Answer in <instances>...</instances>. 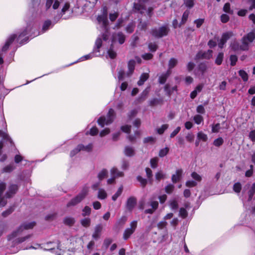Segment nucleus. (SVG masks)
Masks as SVG:
<instances>
[{"mask_svg":"<svg viewBox=\"0 0 255 255\" xmlns=\"http://www.w3.org/2000/svg\"><path fill=\"white\" fill-rule=\"evenodd\" d=\"M97 20L98 23L102 25L105 31V33L102 35H100L97 38L93 52L81 57L79 60V61H83L90 59L95 56H100V54L99 49L102 47L103 41H106L108 39L109 32L107 27L108 21L107 18V12L106 10L104 12L102 15L98 16Z\"/></svg>","mask_w":255,"mask_h":255,"instance_id":"obj_1","label":"nucleus"},{"mask_svg":"<svg viewBox=\"0 0 255 255\" xmlns=\"http://www.w3.org/2000/svg\"><path fill=\"white\" fill-rule=\"evenodd\" d=\"M32 29V26L29 25L27 26L26 29L18 35L17 36V34H12L10 35L7 39L4 45L2 48V51H6L9 46V45L12 43L16 37H17V40H19L21 37L29 34L30 32Z\"/></svg>","mask_w":255,"mask_h":255,"instance_id":"obj_2","label":"nucleus"},{"mask_svg":"<svg viewBox=\"0 0 255 255\" xmlns=\"http://www.w3.org/2000/svg\"><path fill=\"white\" fill-rule=\"evenodd\" d=\"M116 114L114 110L110 109L106 117L102 116L98 119V124L102 128L105 125H109L113 123Z\"/></svg>","mask_w":255,"mask_h":255,"instance_id":"obj_3","label":"nucleus"},{"mask_svg":"<svg viewBox=\"0 0 255 255\" xmlns=\"http://www.w3.org/2000/svg\"><path fill=\"white\" fill-rule=\"evenodd\" d=\"M88 192L89 188L87 186L84 187L81 192L67 203V207L74 206L80 203L86 197Z\"/></svg>","mask_w":255,"mask_h":255,"instance_id":"obj_4","label":"nucleus"},{"mask_svg":"<svg viewBox=\"0 0 255 255\" xmlns=\"http://www.w3.org/2000/svg\"><path fill=\"white\" fill-rule=\"evenodd\" d=\"M34 222H30L28 223H23L17 230L12 233L9 237V240H12L15 238H17L21 235L24 230H28L32 229L35 226Z\"/></svg>","mask_w":255,"mask_h":255,"instance_id":"obj_5","label":"nucleus"},{"mask_svg":"<svg viewBox=\"0 0 255 255\" xmlns=\"http://www.w3.org/2000/svg\"><path fill=\"white\" fill-rule=\"evenodd\" d=\"M137 226V221H132L130 222L129 227L127 228L123 234V238L125 240H128L134 232Z\"/></svg>","mask_w":255,"mask_h":255,"instance_id":"obj_6","label":"nucleus"},{"mask_svg":"<svg viewBox=\"0 0 255 255\" xmlns=\"http://www.w3.org/2000/svg\"><path fill=\"white\" fill-rule=\"evenodd\" d=\"M255 39V32L252 31L247 35H245L242 39V42L243 43V48L249 49V44L253 42Z\"/></svg>","mask_w":255,"mask_h":255,"instance_id":"obj_7","label":"nucleus"},{"mask_svg":"<svg viewBox=\"0 0 255 255\" xmlns=\"http://www.w3.org/2000/svg\"><path fill=\"white\" fill-rule=\"evenodd\" d=\"M168 32V29L166 26H162L158 29L152 30V34L156 37H161L166 35Z\"/></svg>","mask_w":255,"mask_h":255,"instance_id":"obj_8","label":"nucleus"},{"mask_svg":"<svg viewBox=\"0 0 255 255\" xmlns=\"http://www.w3.org/2000/svg\"><path fill=\"white\" fill-rule=\"evenodd\" d=\"M93 146L92 144H89L87 146H84L82 144H79L77 146V147L71 151L70 156L71 157L74 156L77 153H78L81 150H83L85 151H90L92 149Z\"/></svg>","mask_w":255,"mask_h":255,"instance_id":"obj_9","label":"nucleus"},{"mask_svg":"<svg viewBox=\"0 0 255 255\" xmlns=\"http://www.w3.org/2000/svg\"><path fill=\"white\" fill-rule=\"evenodd\" d=\"M126 36L121 32H115L112 36V43L113 44L118 42L119 44H122L125 42Z\"/></svg>","mask_w":255,"mask_h":255,"instance_id":"obj_10","label":"nucleus"},{"mask_svg":"<svg viewBox=\"0 0 255 255\" xmlns=\"http://www.w3.org/2000/svg\"><path fill=\"white\" fill-rule=\"evenodd\" d=\"M233 36L234 33L232 31H228L224 33L222 35L221 38L218 42V46L220 48H222L227 40Z\"/></svg>","mask_w":255,"mask_h":255,"instance_id":"obj_11","label":"nucleus"},{"mask_svg":"<svg viewBox=\"0 0 255 255\" xmlns=\"http://www.w3.org/2000/svg\"><path fill=\"white\" fill-rule=\"evenodd\" d=\"M213 51L208 50L207 51H200L196 55L195 59H209L212 57Z\"/></svg>","mask_w":255,"mask_h":255,"instance_id":"obj_12","label":"nucleus"},{"mask_svg":"<svg viewBox=\"0 0 255 255\" xmlns=\"http://www.w3.org/2000/svg\"><path fill=\"white\" fill-rule=\"evenodd\" d=\"M117 171V168L113 167L111 170V174L112 176V178L109 179L107 180V183L109 184H112L114 183L115 180L116 178L119 177H122L124 175V173L122 172H118L117 175H116L115 172Z\"/></svg>","mask_w":255,"mask_h":255,"instance_id":"obj_13","label":"nucleus"},{"mask_svg":"<svg viewBox=\"0 0 255 255\" xmlns=\"http://www.w3.org/2000/svg\"><path fill=\"white\" fill-rule=\"evenodd\" d=\"M59 5V0H46L45 7L46 9H49L51 6L54 9H56Z\"/></svg>","mask_w":255,"mask_h":255,"instance_id":"obj_14","label":"nucleus"},{"mask_svg":"<svg viewBox=\"0 0 255 255\" xmlns=\"http://www.w3.org/2000/svg\"><path fill=\"white\" fill-rule=\"evenodd\" d=\"M136 204V199L134 197H130L127 200L126 207L127 209L131 211Z\"/></svg>","mask_w":255,"mask_h":255,"instance_id":"obj_15","label":"nucleus"},{"mask_svg":"<svg viewBox=\"0 0 255 255\" xmlns=\"http://www.w3.org/2000/svg\"><path fill=\"white\" fill-rule=\"evenodd\" d=\"M243 43L242 42V44L240 45L239 42L236 40L232 41L231 43L230 47L232 50L234 51H237L239 50H247L248 49H244Z\"/></svg>","mask_w":255,"mask_h":255,"instance_id":"obj_16","label":"nucleus"},{"mask_svg":"<svg viewBox=\"0 0 255 255\" xmlns=\"http://www.w3.org/2000/svg\"><path fill=\"white\" fill-rule=\"evenodd\" d=\"M183 171L182 169L176 170L175 173L173 174L171 177L172 181L173 183H176L179 181L182 177Z\"/></svg>","mask_w":255,"mask_h":255,"instance_id":"obj_17","label":"nucleus"},{"mask_svg":"<svg viewBox=\"0 0 255 255\" xmlns=\"http://www.w3.org/2000/svg\"><path fill=\"white\" fill-rule=\"evenodd\" d=\"M150 206L151 207V209H146L144 213L146 214H152L158 208V203L156 201H151L150 202Z\"/></svg>","mask_w":255,"mask_h":255,"instance_id":"obj_18","label":"nucleus"},{"mask_svg":"<svg viewBox=\"0 0 255 255\" xmlns=\"http://www.w3.org/2000/svg\"><path fill=\"white\" fill-rule=\"evenodd\" d=\"M18 190V187L16 185L12 184L8 188V191L6 193L5 196L6 198H10L13 196Z\"/></svg>","mask_w":255,"mask_h":255,"instance_id":"obj_19","label":"nucleus"},{"mask_svg":"<svg viewBox=\"0 0 255 255\" xmlns=\"http://www.w3.org/2000/svg\"><path fill=\"white\" fill-rule=\"evenodd\" d=\"M102 230V226L101 225H98L95 228L94 233L93 234V238L97 239L100 237V233Z\"/></svg>","mask_w":255,"mask_h":255,"instance_id":"obj_20","label":"nucleus"},{"mask_svg":"<svg viewBox=\"0 0 255 255\" xmlns=\"http://www.w3.org/2000/svg\"><path fill=\"white\" fill-rule=\"evenodd\" d=\"M171 71L170 70H167L165 73L162 74L161 75L158 79L159 82L160 84H164L167 78V77L171 74Z\"/></svg>","mask_w":255,"mask_h":255,"instance_id":"obj_21","label":"nucleus"},{"mask_svg":"<svg viewBox=\"0 0 255 255\" xmlns=\"http://www.w3.org/2000/svg\"><path fill=\"white\" fill-rule=\"evenodd\" d=\"M164 91H165L166 94L169 96L173 93L174 91H177V87L174 86L172 88H170L169 84H166L164 86Z\"/></svg>","mask_w":255,"mask_h":255,"instance_id":"obj_22","label":"nucleus"},{"mask_svg":"<svg viewBox=\"0 0 255 255\" xmlns=\"http://www.w3.org/2000/svg\"><path fill=\"white\" fill-rule=\"evenodd\" d=\"M135 67V61L133 60H130L128 63V71L127 73L128 76H129L134 71Z\"/></svg>","mask_w":255,"mask_h":255,"instance_id":"obj_23","label":"nucleus"},{"mask_svg":"<svg viewBox=\"0 0 255 255\" xmlns=\"http://www.w3.org/2000/svg\"><path fill=\"white\" fill-rule=\"evenodd\" d=\"M178 63V60L175 58H171L168 62V69L167 70H170L175 67Z\"/></svg>","mask_w":255,"mask_h":255,"instance_id":"obj_24","label":"nucleus"},{"mask_svg":"<svg viewBox=\"0 0 255 255\" xmlns=\"http://www.w3.org/2000/svg\"><path fill=\"white\" fill-rule=\"evenodd\" d=\"M31 235H28L22 238H17L13 241L14 244H18L22 243L29 239L31 237Z\"/></svg>","mask_w":255,"mask_h":255,"instance_id":"obj_25","label":"nucleus"},{"mask_svg":"<svg viewBox=\"0 0 255 255\" xmlns=\"http://www.w3.org/2000/svg\"><path fill=\"white\" fill-rule=\"evenodd\" d=\"M52 22L50 20H46L42 26V33H44L45 31H46L48 29H49L50 28L52 27Z\"/></svg>","mask_w":255,"mask_h":255,"instance_id":"obj_26","label":"nucleus"},{"mask_svg":"<svg viewBox=\"0 0 255 255\" xmlns=\"http://www.w3.org/2000/svg\"><path fill=\"white\" fill-rule=\"evenodd\" d=\"M134 8L141 13H144L146 10L145 5L142 3H134Z\"/></svg>","mask_w":255,"mask_h":255,"instance_id":"obj_27","label":"nucleus"},{"mask_svg":"<svg viewBox=\"0 0 255 255\" xmlns=\"http://www.w3.org/2000/svg\"><path fill=\"white\" fill-rule=\"evenodd\" d=\"M125 154L128 156H131L134 154V150L133 148L129 146H127L125 148Z\"/></svg>","mask_w":255,"mask_h":255,"instance_id":"obj_28","label":"nucleus"},{"mask_svg":"<svg viewBox=\"0 0 255 255\" xmlns=\"http://www.w3.org/2000/svg\"><path fill=\"white\" fill-rule=\"evenodd\" d=\"M149 77L147 73H143L140 77L139 80L137 82L139 86L142 85L145 81H146Z\"/></svg>","mask_w":255,"mask_h":255,"instance_id":"obj_29","label":"nucleus"},{"mask_svg":"<svg viewBox=\"0 0 255 255\" xmlns=\"http://www.w3.org/2000/svg\"><path fill=\"white\" fill-rule=\"evenodd\" d=\"M162 103V100L157 98H153L149 101V104L150 106H155Z\"/></svg>","mask_w":255,"mask_h":255,"instance_id":"obj_30","label":"nucleus"},{"mask_svg":"<svg viewBox=\"0 0 255 255\" xmlns=\"http://www.w3.org/2000/svg\"><path fill=\"white\" fill-rule=\"evenodd\" d=\"M197 139L203 141H206L208 139V136L202 131H199L197 133Z\"/></svg>","mask_w":255,"mask_h":255,"instance_id":"obj_31","label":"nucleus"},{"mask_svg":"<svg viewBox=\"0 0 255 255\" xmlns=\"http://www.w3.org/2000/svg\"><path fill=\"white\" fill-rule=\"evenodd\" d=\"M107 197V194L103 189H100L98 191V198L99 199H105Z\"/></svg>","mask_w":255,"mask_h":255,"instance_id":"obj_32","label":"nucleus"},{"mask_svg":"<svg viewBox=\"0 0 255 255\" xmlns=\"http://www.w3.org/2000/svg\"><path fill=\"white\" fill-rule=\"evenodd\" d=\"M224 58V54L222 52L219 53L215 60V63L218 65L222 64Z\"/></svg>","mask_w":255,"mask_h":255,"instance_id":"obj_33","label":"nucleus"},{"mask_svg":"<svg viewBox=\"0 0 255 255\" xmlns=\"http://www.w3.org/2000/svg\"><path fill=\"white\" fill-rule=\"evenodd\" d=\"M15 168V167L13 164H10L5 167H4L3 169V172L5 173H9L13 171Z\"/></svg>","mask_w":255,"mask_h":255,"instance_id":"obj_34","label":"nucleus"},{"mask_svg":"<svg viewBox=\"0 0 255 255\" xmlns=\"http://www.w3.org/2000/svg\"><path fill=\"white\" fill-rule=\"evenodd\" d=\"M193 119L194 122L197 125H199L202 122H203V118L202 116H201L200 115H195L193 117Z\"/></svg>","mask_w":255,"mask_h":255,"instance_id":"obj_35","label":"nucleus"},{"mask_svg":"<svg viewBox=\"0 0 255 255\" xmlns=\"http://www.w3.org/2000/svg\"><path fill=\"white\" fill-rule=\"evenodd\" d=\"M108 174V171L106 169H103L100 171L98 175L99 180H101L107 177Z\"/></svg>","mask_w":255,"mask_h":255,"instance_id":"obj_36","label":"nucleus"},{"mask_svg":"<svg viewBox=\"0 0 255 255\" xmlns=\"http://www.w3.org/2000/svg\"><path fill=\"white\" fill-rule=\"evenodd\" d=\"M169 206L172 210L177 209L178 207L177 201L175 199L170 200Z\"/></svg>","mask_w":255,"mask_h":255,"instance_id":"obj_37","label":"nucleus"},{"mask_svg":"<svg viewBox=\"0 0 255 255\" xmlns=\"http://www.w3.org/2000/svg\"><path fill=\"white\" fill-rule=\"evenodd\" d=\"M64 222L65 224L71 226L74 224L75 219L72 217H66L65 218Z\"/></svg>","mask_w":255,"mask_h":255,"instance_id":"obj_38","label":"nucleus"},{"mask_svg":"<svg viewBox=\"0 0 255 255\" xmlns=\"http://www.w3.org/2000/svg\"><path fill=\"white\" fill-rule=\"evenodd\" d=\"M123 191V186H121L116 192V193L112 196V200L116 201L117 198L121 195Z\"/></svg>","mask_w":255,"mask_h":255,"instance_id":"obj_39","label":"nucleus"},{"mask_svg":"<svg viewBox=\"0 0 255 255\" xmlns=\"http://www.w3.org/2000/svg\"><path fill=\"white\" fill-rule=\"evenodd\" d=\"M0 136L2 137L3 139L9 141V142L10 143L12 142L11 138L9 137V135L7 134V133H6L5 132H4L2 130H0Z\"/></svg>","mask_w":255,"mask_h":255,"instance_id":"obj_40","label":"nucleus"},{"mask_svg":"<svg viewBox=\"0 0 255 255\" xmlns=\"http://www.w3.org/2000/svg\"><path fill=\"white\" fill-rule=\"evenodd\" d=\"M239 75L242 77L244 81H247L248 80V75L244 70H241L239 72Z\"/></svg>","mask_w":255,"mask_h":255,"instance_id":"obj_41","label":"nucleus"},{"mask_svg":"<svg viewBox=\"0 0 255 255\" xmlns=\"http://www.w3.org/2000/svg\"><path fill=\"white\" fill-rule=\"evenodd\" d=\"M158 161V158L157 157L151 158L150 161L151 167L153 168H156L157 166Z\"/></svg>","mask_w":255,"mask_h":255,"instance_id":"obj_42","label":"nucleus"},{"mask_svg":"<svg viewBox=\"0 0 255 255\" xmlns=\"http://www.w3.org/2000/svg\"><path fill=\"white\" fill-rule=\"evenodd\" d=\"M223 10L226 13L232 14L233 11L230 8V4L229 3H226L223 7Z\"/></svg>","mask_w":255,"mask_h":255,"instance_id":"obj_43","label":"nucleus"},{"mask_svg":"<svg viewBox=\"0 0 255 255\" xmlns=\"http://www.w3.org/2000/svg\"><path fill=\"white\" fill-rule=\"evenodd\" d=\"M81 223L83 226L88 227L90 225L91 220L89 218H85L81 221Z\"/></svg>","mask_w":255,"mask_h":255,"instance_id":"obj_44","label":"nucleus"},{"mask_svg":"<svg viewBox=\"0 0 255 255\" xmlns=\"http://www.w3.org/2000/svg\"><path fill=\"white\" fill-rule=\"evenodd\" d=\"M188 215L186 210L184 208H181L179 210V216L182 218H185Z\"/></svg>","mask_w":255,"mask_h":255,"instance_id":"obj_45","label":"nucleus"},{"mask_svg":"<svg viewBox=\"0 0 255 255\" xmlns=\"http://www.w3.org/2000/svg\"><path fill=\"white\" fill-rule=\"evenodd\" d=\"M168 125L167 124L163 125L160 128L157 129V132L159 134H161L168 128Z\"/></svg>","mask_w":255,"mask_h":255,"instance_id":"obj_46","label":"nucleus"},{"mask_svg":"<svg viewBox=\"0 0 255 255\" xmlns=\"http://www.w3.org/2000/svg\"><path fill=\"white\" fill-rule=\"evenodd\" d=\"M191 177L197 182L201 181L202 179L201 176L195 172L192 173Z\"/></svg>","mask_w":255,"mask_h":255,"instance_id":"obj_47","label":"nucleus"},{"mask_svg":"<svg viewBox=\"0 0 255 255\" xmlns=\"http://www.w3.org/2000/svg\"><path fill=\"white\" fill-rule=\"evenodd\" d=\"M91 208L88 206H85L83 209L82 215L83 216H88L91 213Z\"/></svg>","mask_w":255,"mask_h":255,"instance_id":"obj_48","label":"nucleus"},{"mask_svg":"<svg viewBox=\"0 0 255 255\" xmlns=\"http://www.w3.org/2000/svg\"><path fill=\"white\" fill-rule=\"evenodd\" d=\"M108 54L112 59L115 58L117 55L116 52L112 49V47H111L108 51Z\"/></svg>","mask_w":255,"mask_h":255,"instance_id":"obj_49","label":"nucleus"},{"mask_svg":"<svg viewBox=\"0 0 255 255\" xmlns=\"http://www.w3.org/2000/svg\"><path fill=\"white\" fill-rule=\"evenodd\" d=\"M223 143V139L222 137H219L214 141V145L216 146H220Z\"/></svg>","mask_w":255,"mask_h":255,"instance_id":"obj_50","label":"nucleus"},{"mask_svg":"<svg viewBox=\"0 0 255 255\" xmlns=\"http://www.w3.org/2000/svg\"><path fill=\"white\" fill-rule=\"evenodd\" d=\"M169 149L167 147L161 149L159 152V156L160 157H164L165 156L167 153L168 152Z\"/></svg>","mask_w":255,"mask_h":255,"instance_id":"obj_51","label":"nucleus"},{"mask_svg":"<svg viewBox=\"0 0 255 255\" xmlns=\"http://www.w3.org/2000/svg\"><path fill=\"white\" fill-rule=\"evenodd\" d=\"M189 14V10H186L183 14L182 17V23H184L186 20H187V18L188 17Z\"/></svg>","mask_w":255,"mask_h":255,"instance_id":"obj_52","label":"nucleus"},{"mask_svg":"<svg viewBox=\"0 0 255 255\" xmlns=\"http://www.w3.org/2000/svg\"><path fill=\"white\" fill-rule=\"evenodd\" d=\"M242 188L241 184L240 183H236L234 185L233 189L236 193H239Z\"/></svg>","mask_w":255,"mask_h":255,"instance_id":"obj_53","label":"nucleus"},{"mask_svg":"<svg viewBox=\"0 0 255 255\" xmlns=\"http://www.w3.org/2000/svg\"><path fill=\"white\" fill-rule=\"evenodd\" d=\"M230 60L231 61V65L232 66H234L236 64V62L238 60V58H237V56H236L235 55H231L230 57Z\"/></svg>","mask_w":255,"mask_h":255,"instance_id":"obj_54","label":"nucleus"},{"mask_svg":"<svg viewBox=\"0 0 255 255\" xmlns=\"http://www.w3.org/2000/svg\"><path fill=\"white\" fill-rule=\"evenodd\" d=\"M255 193V183H254L251 187V189L250 190L249 192V200H251L252 198V196Z\"/></svg>","mask_w":255,"mask_h":255,"instance_id":"obj_55","label":"nucleus"},{"mask_svg":"<svg viewBox=\"0 0 255 255\" xmlns=\"http://www.w3.org/2000/svg\"><path fill=\"white\" fill-rule=\"evenodd\" d=\"M134 25L133 23H129L126 27V31L128 33H131L133 31Z\"/></svg>","mask_w":255,"mask_h":255,"instance_id":"obj_56","label":"nucleus"},{"mask_svg":"<svg viewBox=\"0 0 255 255\" xmlns=\"http://www.w3.org/2000/svg\"><path fill=\"white\" fill-rule=\"evenodd\" d=\"M229 20V16L226 14H223L221 15V21L223 23H226Z\"/></svg>","mask_w":255,"mask_h":255,"instance_id":"obj_57","label":"nucleus"},{"mask_svg":"<svg viewBox=\"0 0 255 255\" xmlns=\"http://www.w3.org/2000/svg\"><path fill=\"white\" fill-rule=\"evenodd\" d=\"M204 22V19L203 18H199L194 21L197 28H199Z\"/></svg>","mask_w":255,"mask_h":255,"instance_id":"obj_58","label":"nucleus"},{"mask_svg":"<svg viewBox=\"0 0 255 255\" xmlns=\"http://www.w3.org/2000/svg\"><path fill=\"white\" fill-rule=\"evenodd\" d=\"M164 174L162 171H159L157 172L155 174V178L157 180H160V179L163 178L164 177Z\"/></svg>","mask_w":255,"mask_h":255,"instance_id":"obj_59","label":"nucleus"},{"mask_svg":"<svg viewBox=\"0 0 255 255\" xmlns=\"http://www.w3.org/2000/svg\"><path fill=\"white\" fill-rule=\"evenodd\" d=\"M110 132V130L109 128H106L102 130L100 132V135L101 137L104 136L107 134H108Z\"/></svg>","mask_w":255,"mask_h":255,"instance_id":"obj_60","label":"nucleus"},{"mask_svg":"<svg viewBox=\"0 0 255 255\" xmlns=\"http://www.w3.org/2000/svg\"><path fill=\"white\" fill-rule=\"evenodd\" d=\"M199 70L203 73L207 69V65L205 63H201L198 66Z\"/></svg>","mask_w":255,"mask_h":255,"instance_id":"obj_61","label":"nucleus"},{"mask_svg":"<svg viewBox=\"0 0 255 255\" xmlns=\"http://www.w3.org/2000/svg\"><path fill=\"white\" fill-rule=\"evenodd\" d=\"M197 185V182L193 180H188L186 182V185L187 187H194Z\"/></svg>","mask_w":255,"mask_h":255,"instance_id":"obj_62","label":"nucleus"},{"mask_svg":"<svg viewBox=\"0 0 255 255\" xmlns=\"http://www.w3.org/2000/svg\"><path fill=\"white\" fill-rule=\"evenodd\" d=\"M137 180L140 183L141 185L142 186H145V185L146 184V180L143 178L141 176H138L137 177Z\"/></svg>","mask_w":255,"mask_h":255,"instance_id":"obj_63","label":"nucleus"},{"mask_svg":"<svg viewBox=\"0 0 255 255\" xmlns=\"http://www.w3.org/2000/svg\"><path fill=\"white\" fill-rule=\"evenodd\" d=\"M174 189V186L172 184H169L165 187V191L167 193H171Z\"/></svg>","mask_w":255,"mask_h":255,"instance_id":"obj_64","label":"nucleus"}]
</instances>
